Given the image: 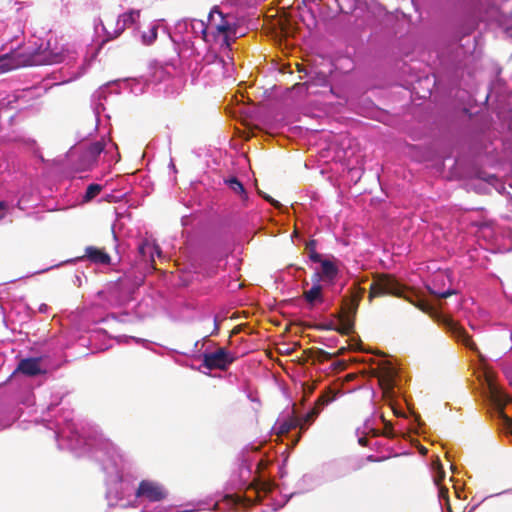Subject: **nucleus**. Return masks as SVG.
<instances>
[{
  "label": "nucleus",
  "mask_w": 512,
  "mask_h": 512,
  "mask_svg": "<svg viewBox=\"0 0 512 512\" xmlns=\"http://www.w3.org/2000/svg\"><path fill=\"white\" fill-rule=\"evenodd\" d=\"M505 375L510 380V382H512V367H507L505 369Z\"/></svg>",
  "instance_id": "obj_36"
},
{
  "label": "nucleus",
  "mask_w": 512,
  "mask_h": 512,
  "mask_svg": "<svg viewBox=\"0 0 512 512\" xmlns=\"http://www.w3.org/2000/svg\"><path fill=\"white\" fill-rule=\"evenodd\" d=\"M104 148L105 144L102 141H96L89 146L88 152L92 157H97L103 152Z\"/></svg>",
  "instance_id": "obj_29"
},
{
  "label": "nucleus",
  "mask_w": 512,
  "mask_h": 512,
  "mask_svg": "<svg viewBox=\"0 0 512 512\" xmlns=\"http://www.w3.org/2000/svg\"><path fill=\"white\" fill-rule=\"evenodd\" d=\"M25 66H31L28 54L15 51L0 57V73H6Z\"/></svg>",
  "instance_id": "obj_10"
},
{
  "label": "nucleus",
  "mask_w": 512,
  "mask_h": 512,
  "mask_svg": "<svg viewBox=\"0 0 512 512\" xmlns=\"http://www.w3.org/2000/svg\"><path fill=\"white\" fill-rule=\"evenodd\" d=\"M30 65H51L59 63L64 58V49L57 43V40L49 39L46 46L42 45L33 53L28 54Z\"/></svg>",
  "instance_id": "obj_7"
},
{
  "label": "nucleus",
  "mask_w": 512,
  "mask_h": 512,
  "mask_svg": "<svg viewBox=\"0 0 512 512\" xmlns=\"http://www.w3.org/2000/svg\"><path fill=\"white\" fill-rule=\"evenodd\" d=\"M379 419V425L374 427L371 423V420L365 423V429L368 433H371L373 436L384 435L389 438H394L398 435V432L394 429L391 422L387 421V418L381 417Z\"/></svg>",
  "instance_id": "obj_14"
},
{
  "label": "nucleus",
  "mask_w": 512,
  "mask_h": 512,
  "mask_svg": "<svg viewBox=\"0 0 512 512\" xmlns=\"http://www.w3.org/2000/svg\"><path fill=\"white\" fill-rule=\"evenodd\" d=\"M359 443H360L361 445H364V440H363V438H359Z\"/></svg>",
  "instance_id": "obj_46"
},
{
  "label": "nucleus",
  "mask_w": 512,
  "mask_h": 512,
  "mask_svg": "<svg viewBox=\"0 0 512 512\" xmlns=\"http://www.w3.org/2000/svg\"><path fill=\"white\" fill-rule=\"evenodd\" d=\"M157 30V27L153 26L149 29L148 32L143 33V43L146 45H151L157 39Z\"/></svg>",
  "instance_id": "obj_28"
},
{
  "label": "nucleus",
  "mask_w": 512,
  "mask_h": 512,
  "mask_svg": "<svg viewBox=\"0 0 512 512\" xmlns=\"http://www.w3.org/2000/svg\"><path fill=\"white\" fill-rule=\"evenodd\" d=\"M316 240H310L306 243V250L309 252V259L318 263L322 260L321 255L316 251Z\"/></svg>",
  "instance_id": "obj_24"
},
{
  "label": "nucleus",
  "mask_w": 512,
  "mask_h": 512,
  "mask_svg": "<svg viewBox=\"0 0 512 512\" xmlns=\"http://www.w3.org/2000/svg\"><path fill=\"white\" fill-rule=\"evenodd\" d=\"M448 490L446 488H440L439 489V496L441 498H447L448 496Z\"/></svg>",
  "instance_id": "obj_37"
},
{
  "label": "nucleus",
  "mask_w": 512,
  "mask_h": 512,
  "mask_svg": "<svg viewBox=\"0 0 512 512\" xmlns=\"http://www.w3.org/2000/svg\"><path fill=\"white\" fill-rule=\"evenodd\" d=\"M34 423L53 430L60 449H67L77 457L94 459L101 464L109 483L120 484L126 457L95 427H86L74 418H41Z\"/></svg>",
  "instance_id": "obj_1"
},
{
  "label": "nucleus",
  "mask_w": 512,
  "mask_h": 512,
  "mask_svg": "<svg viewBox=\"0 0 512 512\" xmlns=\"http://www.w3.org/2000/svg\"><path fill=\"white\" fill-rule=\"evenodd\" d=\"M308 285V281L307 280H304L303 281V286H307Z\"/></svg>",
  "instance_id": "obj_47"
},
{
  "label": "nucleus",
  "mask_w": 512,
  "mask_h": 512,
  "mask_svg": "<svg viewBox=\"0 0 512 512\" xmlns=\"http://www.w3.org/2000/svg\"><path fill=\"white\" fill-rule=\"evenodd\" d=\"M102 190V186L99 185V184H90L87 189H86V192H85V195H84V201L85 202H89L91 201L93 198H95Z\"/></svg>",
  "instance_id": "obj_25"
},
{
  "label": "nucleus",
  "mask_w": 512,
  "mask_h": 512,
  "mask_svg": "<svg viewBox=\"0 0 512 512\" xmlns=\"http://www.w3.org/2000/svg\"><path fill=\"white\" fill-rule=\"evenodd\" d=\"M396 376L395 368L388 361L381 363V374L379 381L381 384H385L387 388H392L394 378Z\"/></svg>",
  "instance_id": "obj_20"
},
{
  "label": "nucleus",
  "mask_w": 512,
  "mask_h": 512,
  "mask_svg": "<svg viewBox=\"0 0 512 512\" xmlns=\"http://www.w3.org/2000/svg\"><path fill=\"white\" fill-rule=\"evenodd\" d=\"M508 493H512V488L506 489L500 493L495 494L494 496H499V495L508 494Z\"/></svg>",
  "instance_id": "obj_40"
},
{
  "label": "nucleus",
  "mask_w": 512,
  "mask_h": 512,
  "mask_svg": "<svg viewBox=\"0 0 512 512\" xmlns=\"http://www.w3.org/2000/svg\"><path fill=\"white\" fill-rule=\"evenodd\" d=\"M40 358H25L19 361L14 373H22L23 375L34 377L45 373L41 369Z\"/></svg>",
  "instance_id": "obj_16"
},
{
  "label": "nucleus",
  "mask_w": 512,
  "mask_h": 512,
  "mask_svg": "<svg viewBox=\"0 0 512 512\" xmlns=\"http://www.w3.org/2000/svg\"><path fill=\"white\" fill-rule=\"evenodd\" d=\"M349 292L350 295L343 298L340 311L335 315L340 322L339 330L342 335L354 332L356 314L365 289L354 284Z\"/></svg>",
  "instance_id": "obj_4"
},
{
  "label": "nucleus",
  "mask_w": 512,
  "mask_h": 512,
  "mask_svg": "<svg viewBox=\"0 0 512 512\" xmlns=\"http://www.w3.org/2000/svg\"><path fill=\"white\" fill-rule=\"evenodd\" d=\"M264 199L267 200L269 203H271L273 206L275 207H280V203L276 200H274L272 197H270L269 195H263Z\"/></svg>",
  "instance_id": "obj_35"
},
{
  "label": "nucleus",
  "mask_w": 512,
  "mask_h": 512,
  "mask_svg": "<svg viewBox=\"0 0 512 512\" xmlns=\"http://www.w3.org/2000/svg\"><path fill=\"white\" fill-rule=\"evenodd\" d=\"M160 254L159 247L148 241L142 242L138 247V253L142 261L154 262V253Z\"/></svg>",
  "instance_id": "obj_21"
},
{
  "label": "nucleus",
  "mask_w": 512,
  "mask_h": 512,
  "mask_svg": "<svg viewBox=\"0 0 512 512\" xmlns=\"http://www.w3.org/2000/svg\"><path fill=\"white\" fill-rule=\"evenodd\" d=\"M336 366H337V367H339L340 369H343V368H344V366H345V363H344V362H342V361H338V362L336 363Z\"/></svg>",
  "instance_id": "obj_42"
},
{
  "label": "nucleus",
  "mask_w": 512,
  "mask_h": 512,
  "mask_svg": "<svg viewBox=\"0 0 512 512\" xmlns=\"http://www.w3.org/2000/svg\"><path fill=\"white\" fill-rule=\"evenodd\" d=\"M335 397L336 393L333 390L324 391L315 401L313 408L304 416H318L326 405L335 400Z\"/></svg>",
  "instance_id": "obj_19"
},
{
  "label": "nucleus",
  "mask_w": 512,
  "mask_h": 512,
  "mask_svg": "<svg viewBox=\"0 0 512 512\" xmlns=\"http://www.w3.org/2000/svg\"><path fill=\"white\" fill-rule=\"evenodd\" d=\"M234 362V357L226 348H218L214 352L204 353L202 366L208 370H226Z\"/></svg>",
  "instance_id": "obj_8"
},
{
  "label": "nucleus",
  "mask_w": 512,
  "mask_h": 512,
  "mask_svg": "<svg viewBox=\"0 0 512 512\" xmlns=\"http://www.w3.org/2000/svg\"><path fill=\"white\" fill-rule=\"evenodd\" d=\"M206 29L221 35L222 45L230 47L232 38L236 37L237 24L235 18L230 14H224L217 6L213 7L208 15V24Z\"/></svg>",
  "instance_id": "obj_5"
},
{
  "label": "nucleus",
  "mask_w": 512,
  "mask_h": 512,
  "mask_svg": "<svg viewBox=\"0 0 512 512\" xmlns=\"http://www.w3.org/2000/svg\"><path fill=\"white\" fill-rule=\"evenodd\" d=\"M7 209L8 208H0V220L5 218Z\"/></svg>",
  "instance_id": "obj_39"
},
{
  "label": "nucleus",
  "mask_w": 512,
  "mask_h": 512,
  "mask_svg": "<svg viewBox=\"0 0 512 512\" xmlns=\"http://www.w3.org/2000/svg\"><path fill=\"white\" fill-rule=\"evenodd\" d=\"M444 324L449 332L463 345H465L470 350L476 352L480 355L479 349L476 343L472 340L471 336L467 334L465 329L461 327L458 323H456L453 319L447 318L444 321Z\"/></svg>",
  "instance_id": "obj_11"
},
{
  "label": "nucleus",
  "mask_w": 512,
  "mask_h": 512,
  "mask_svg": "<svg viewBox=\"0 0 512 512\" xmlns=\"http://www.w3.org/2000/svg\"><path fill=\"white\" fill-rule=\"evenodd\" d=\"M316 329L318 330H334V331H337L338 333H340V324L339 325H335L333 323H326V324H318L315 326Z\"/></svg>",
  "instance_id": "obj_31"
},
{
  "label": "nucleus",
  "mask_w": 512,
  "mask_h": 512,
  "mask_svg": "<svg viewBox=\"0 0 512 512\" xmlns=\"http://www.w3.org/2000/svg\"><path fill=\"white\" fill-rule=\"evenodd\" d=\"M119 505H120V506H122V507H125V506H126V504H125V503H120Z\"/></svg>",
  "instance_id": "obj_50"
},
{
  "label": "nucleus",
  "mask_w": 512,
  "mask_h": 512,
  "mask_svg": "<svg viewBox=\"0 0 512 512\" xmlns=\"http://www.w3.org/2000/svg\"><path fill=\"white\" fill-rule=\"evenodd\" d=\"M168 495L165 487L159 482L152 480H142L136 490V497L143 498L150 502H159Z\"/></svg>",
  "instance_id": "obj_9"
},
{
  "label": "nucleus",
  "mask_w": 512,
  "mask_h": 512,
  "mask_svg": "<svg viewBox=\"0 0 512 512\" xmlns=\"http://www.w3.org/2000/svg\"><path fill=\"white\" fill-rule=\"evenodd\" d=\"M303 298L307 302L309 308L322 304L324 302V294L323 287L320 282H313L310 289L304 290Z\"/></svg>",
  "instance_id": "obj_17"
},
{
  "label": "nucleus",
  "mask_w": 512,
  "mask_h": 512,
  "mask_svg": "<svg viewBox=\"0 0 512 512\" xmlns=\"http://www.w3.org/2000/svg\"><path fill=\"white\" fill-rule=\"evenodd\" d=\"M30 423H32V422H31V421L24 420L23 422H21V423L19 424V426H21L23 429H26V428H27L26 424H30Z\"/></svg>",
  "instance_id": "obj_41"
},
{
  "label": "nucleus",
  "mask_w": 512,
  "mask_h": 512,
  "mask_svg": "<svg viewBox=\"0 0 512 512\" xmlns=\"http://www.w3.org/2000/svg\"><path fill=\"white\" fill-rule=\"evenodd\" d=\"M321 271L312 275V282H330L332 283L338 275V268L334 262L330 260H321Z\"/></svg>",
  "instance_id": "obj_13"
},
{
  "label": "nucleus",
  "mask_w": 512,
  "mask_h": 512,
  "mask_svg": "<svg viewBox=\"0 0 512 512\" xmlns=\"http://www.w3.org/2000/svg\"><path fill=\"white\" fill-rule=\"evenodd\" d=\"M311 354H312L311 356L314 357L319 362L328 361L333 358V354H331L323 349H320V348L311 350Z\"/></svg>",
  "instance_id": "obj_26"
},
{
  "label": "nucleus",
  "mask_w": 512,
  "mask_h": 512,
  "mask_svg": "<svg viewBox=\"0 0 512 512\" xmlns=\"http://www.w3.org/2000/svg\"><path fill=\"white\" fill-rule=\"evenodd\" d=\"M439 482H440V479H436V480H435V483H436L437 485H439Z\"/></svg>",
  "instance_id": "obj_48"
},
{
  "label": "nucleus",
  "mask_w": 512,
  "mask_h": 512,
  "mask_svg": "<svg viewBox=\"0 0 512 512\" xmlns=\"http://www.w3.org/2000/svg\"><path fill=\"white\" fill-rule=\"evenodd\" d=\"M214 509H215V510H220V508H219V503H215V504H214Z\"/></svg>",
  "instance_id": "obj_44"
},
{
  "label": "nucleus",
  "mask_w": 512,
  "mask_h": 512,
  "mask_svg": "<svg viewBox=\"0 0 512 512\" xmlns=\"http://www.w3.org/2000/svg\"><path fill=\"white\" fill-rule=\"evenodd\" d=\"M139 17L138 11L125 12L118 17L116 20V27L110 30L107 26H104V30L110 38L118 37L127 27L131 26L136 19Z\"/></svg>",
  "instance_id": "obj_12"
},
{
  "label": "nucleus",
  "mask_w": 512,
  "mask_h": 512,
  "mask_svg": "<svg viewBox=\"0 0 512 512\" xmlns=\"http://www.w3.org/2000/svg\"><path fill=\"white\" fill-rule=\"evenodd\" d=\"M485 381L491 400L499 407V409H502V404L506 398V395L495 383L492 373H485ZM499 416L505 417L507 415L505 414L504 411L500 410Z\"/></svg>",
  "instance_id": "obj_15"
},
{
  "label": "nucleus",
  "mask_w": 512,
  "mask_h": 512,
  "mask_svg": "<svg viewBox=\"0 0 512 512\" xmlns=\"http://www.w3.org/2000/svg\"><path fill=\"white\" fill-rule=\"evenodd\" d=\"M84 257L95 264L109 265L111 263L110 255L104 249L95 246H87Z\"/></svg>",
  "instance_id": "obj_18"
},
{
  "label": "nucleus",
  "mask_w": 512,
  "mask_h": 512,
  "mask_svg": "<svg viewBox=\"0 0 512 512\" xmlns=\"http://www.w3.org/2000/svg\"><path fill=\"white\" fill-rule=\"evenodd\" d=\"M255 465H256V468L258 469V468H259V466H260V460H257V461H256V463H255Z\"/></svg>",
  "instance_id": "obj_45"
},
{
  "label": "nucleus",
  "mask_w": 512,
  "mask_h": 512,
  "mask_svg": "<svg viewBox=\"0 0 512 512\" xmlns=\"http://www.w3.org/2000/svg\"><path fill=\"white\" fill-rule=\"evenodd\" d=\"M389 408L392 410L394 416H406V414L402 410L398 409L397 403L393 402L392 400H390L389 402Z\"/></svg>",
  "instance_id": "obj_32"
},
{
  "label": "nucleus",
  "mask_w": 512,
  "mask_h": 512,
  "mask_svg": "<svg viewBox=\"0 0 512 512\" xmlns=\"http://www.w3.org/2000/svg\"><path fill=\"white\" fill-rule=\"evenodd\" d=\"M501 423L499 424V429L502 433L507 436L512 437V418H500Z\"/></svg>",
  "instance_id": "obj_27"
},
{
  "label": "nucleus",
  "mask_w": 512,
  "mask_h": 512,
  "mask_svg": "<svg viewBox=\"0 0 512 512\" xmlns=\"http://www.w3.org/2000/svg\"><path fill=\"white\" fill-rule=\"evenodd\" d=\"M227 186L236 194H238L242 200H247L248 195L243 184L238 180L237 177H231L225 180Z\"/></svg>",
  "instance_id": "obj_22"
},
{
  "label": "nucleus",
  "mask_w": 512,
  "mask_h": 512,
  "mask_svg": "<svg viewBox=\"0 0 512 512\" xmlns=\"http://www.w3.org/2000/svg\"><path fill=\"white\" fill-rule=\"evenodd\" d=\"M347 348L341 347L335 354H333V357L341 356L346 352Z\"/></svg>",
  "instance_id": "obj_38"
},
{
  "label": "nucleus",
  "mask_w": 512,
  "mask_h": 512,
  "mask_svg": "<svg viewBox=\"0 0 512 512\" xmlns=\"http://www.w3.org/2000/svg\"><path fill=\"white\" fill-rule=\"evenodd\" d=\"M14 418H0V431L12 426Z\"/></svg>",
  "instance_id": "obj_33"
},
{
  "label": "nucleus",
  "mask_w": 512,
  "mask_h": 512,
  "mask_svg": "<svg viewBox=\"0 0 512 512\" xmlns=\"http://www.w3.org/2000/svg\"><path fill=\"white\" fill-rule=\"evenodd\" d=\"M199 506L203 505L202 503L198 504ZM202 508L201 507H197L192 504V503H188L185 505L184 509L181 511V512H192V511H196V510H201Z\"/></svg>",
  "instance_id": "obj_34"
},
{
  "label": "nucleus",
  "mask_w": 512,
  "mask_h": 512,
  "mask_svg": "<svg viewBox=\"0 0 512 512\" xmlns=\"http://www.w3.org/2000/svg\"><path fill=\"white\" fill-rule=\"evenodd\" d=\"M429 292L435 296H437L438 298H448L449 296L451 295H455L457 294V291L454 290V289H448L446 291H443V292H437V291H434L432 289H429Z\"/></svg>",
  "instance_id": "obj_30"
},
{
  "label": "nucleus",
  "mask_w": 512,
  "mask_h": 512,
  "mask_svg": "<svg viewBox=\"0 0 512 512\" xmlns=\"http://www.w3.org/2000/svg\"><path fill=\"white\" fill-rule=\"evenodd\" d=\"M106 498L110 507L116 506L122 501V497L119 495L118 488H108L106 492Z\"/></svg>",
  "instance_id": "obj_23"
},
{
  "label": "nucleus",
  "mask_w": 512,
  "mask_h": 512,
  "mask_svg": "<svg viewBox=\"0 0 512 512\" xmlns=\"http://www.w3.org/2000/svg\"><path fill=\"white\" fill-rule=\"evenodd\" d=\"M314 418H277L272 430L280 437H286L294 447L301 435L312 424Z\"/></svg>",
  "instance_id": "obj_6"
},
{
  "label": "nucleus",
  "mask_w": 512,
  "mask_h": 512,
  "mask_svg": "<svg viewBox=\"0 0 512 512\" xmlns=\"http://www.w3.org/2000/svg\"><path fill=\"white\" fill-rule=\"evenodd\" d=\"M0 208H8V204L5 201H0Z\"/></svg>",
  "instance_id": "obj_43"
},
{
  "label": "nucleus",
  "mask_w": 512,
  "mask_h": 512,
  "mask_svg": "<svg viewBox=\"0 0 512 512\" xmlns=\"http://www.w3.org/2000/svg\"><path fill=\"white\" fill-rule=\"evenodd\" d=\"M387 295L404 298L424 313L433 312V307L425 299L421 298L414 290L400 284L394 276L378 274L370 285L369 300Z\"/></svg>",
  "instance_id": "obj_3"
},
{
  "label": "nucleus",
  "mask_w": 512,
  "mask_h": 512,
  "mask_svg": "<svg viewBox=\"0 0 512 512\" xmlns=\"http://www.w3.org/2000/svg\"><path fill=\"white\" fill-rule=\"evenodd\" d=\"M233 493L224 496L225 502L230 507L239 505L250 506L260 501L262 497H266L272 493L275 485L269 479H265L260 475H253L252 466L243 461L239 467L237 483L231 480Z\"/></svg>",
  "instance_id": "obj_2"
},
{
  "label": "nucleus",
  "mask_w": 512,
  "mask_h": 512,
  "mask_svg": "<svg viewBox=\"0 0 512 512\" xmlns=\"http://www.w3.org/2000/svg\"><path fill=\"white\" fill-rule=\"evenodd\" d=\"M415 419H416V420H421L422 418L417 417V418H415ZM418 424L420 425V421H418Z\"/></svg>",
  "instance_id": "obj_49"
}]
</instances>
